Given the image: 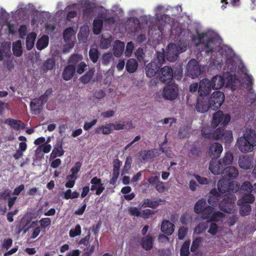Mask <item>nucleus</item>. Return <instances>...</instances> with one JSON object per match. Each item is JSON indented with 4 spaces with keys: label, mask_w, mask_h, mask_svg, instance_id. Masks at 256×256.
I'll return each mask as SVG.
<instances>
[{
    "label": "nucleus",
    "mask_w": 256,
    "mask_h": 256,
    "mask_svg": "<svg viewBox=\"0 0 256 256\" xmlns=\"http://www.w3.org/2000/svg\"><path fill=\"white\" fill-rule=\"evenodd\" d=\"M256 145V133L254 130H249L243 136L238 138L236 146L242 152H248L253 150Z\"/></svg>",
    "instance_id": "nucleus-1"
},
{
    "label": "nucleus",
    "mask_w": 256,
    "mask_h": 256,
    "mask_svg": "<svg viewBox=\"0 0 256 256\" xmlns=\"http://www.w3.org/2000/svg\"><path fill=\"white\" fill-rule=\"evenodd\" d=\"M236 200V196L234 194L228 193L225 194L219 204L220 209L228 214L234 212Z\"/></svg>",
    "instance_id": "nucleus-2"
},
{
    "label": "nucleus",
    "mask_w": 256,
    "mask_h": 256,
    "mask_svg": "<svg viewBox=\"0 0 256 256\" xmlns=\"http://www.w3.org/2000/svg\"><path fill=\"white\" fill-rule=\"evenodd\" d=\"M253 191V186L249 182H244L240 188V192L242 194L241 200H238L239 204H241L242 201H246L249 202H253L255 200V197L251 194Z\"/></svg>",
    "instance_id": "nucleus-3"
},
{
    "label": "nucleus",
    "mask_w": 256,
    "mask_h": 256,
    "mask_svg": "<svg viewBox=\"0 0 256 256\" xmlns=\"http://www.w3.org/2000/svg\"><path fill=\"white\" fill-rule=\"evenodd\" d=\"M214 208L211 206H207L202 214V218L204 220H206L208 222H218L219 219L222 218L224 214L219 211L214 212Z\"/></svg>",
    "instance_id": "nucleus-4"
},
{
    "label": "nucleus",
    "mask_w": 256,
    "mask_h": 256,
    "mask_svg": "<svg viewBox=\"0 0 256 256\" xmlns=\"http://www.w3.org/2000/svg\"><path fill=\"white\" fill-rule=\"evenodd\" d=\"M238 188V186L234 184V182L224 178L220 180L218 183V190L222 194L226 192H232L234 194L237 192Z\"/></svg>",
    "instance_id": "nucleus-5"
},
{
    "label": "nucleus",
    "mask_w": 256,
    "mask_h": 256,
    "mask_svg": "<svg viewBox=\"0 0 256 256\" xmlns=\"http://www.w3.org/2000/svg\"><path fill=\"white\" fill-rule=\"evenodd\" d=\"M230 120L228 114H224L222 110H218L212 116V126L214 128L217 127L220 124L223 126L228 124Z\"/></svg>",
    "instance_id": "nucleus-6"
},
{
    "label": "nucleus",
    "mask_w": 256,
    "mask_h": 256,
    "mask_svg": "<svg viewBox=\"0 0 256 256\" xmlns=\"http://www.w3.org/2000/svg\"><path fill=\"white\" fill-rule=\"evenodd\" d=\"M225 100L224 94L220 91H216L212 93L208 100L213 110H216L219 108L224 103Z\"/></svg>",
    "instance_id": "nucleus-7"
},
{
    "label": "nucleus",
    "mask_w": 256,
    "mask_h": 256,
    "mask_svg": "<svg viewBox=\"0 0 256 256\" xmlns=\"http://www.w3.org/2000/svg\"><path fill=\"white\" fill-rule=\"evenodd\" d=\"M186 74L192 78H197L201 74L198 62L195 59H192L188 62L186 66Z\"/></svg>",
    "instance_id": "nucleus-8"
},
{
    "label": "nucleus",
    "mask_w": 256,
    "mask_h": 256,
    "mask_svg": "<svg viewBox=\"0 0 256 256\" xmlns=\"http://www.w3.org/2000/svg\"><path fill=\"white\" fill-rule=\"evenodd\" d=\"M215 140H222L226 144H230L233 140L231 130H225L224 128L219 127L216 130Z\"/></svg>",
    "instance_id": "nucleus-9"
},
{
    "label": "nucleus",
    "mask_w": 256,
    "mask_h": 256,
    "mask_svg": "<svg viewBox=\"0 0 256 256\" xmlns=\"http://www.w3.org/2000/svg\"><path fill=\"white\" fill-rule=\"evenodd\" d=\"M213 90L212 83L208 78H204L200 82L198 93L200 97L208 96Z\"/></svg>",
    "instance_id": "nucleus-10"
},
{
    "label": "nucleus",
    "mask_w": 256,
    "mask_h": 256,
    "mask_svg": "<svg viewBox=\"0 0 256 256\" xmlns=\"http://www.w3.org/2000/svg\"><path fill=\"white\" fill-rule=\"evenodd\" d=\"M178 94V88L176 84H172L166 86L162 92L163 97L168 100H174Z\"/></svg>",
    "instance_id": "nucleus-11"
},
{
    "label": "nucleus",
    "mask_w": 256,
    "mask_h": 256,
    "mask_svg": "<svg viewBox=\"0 0 256 256\" xmlns=\"http://www.w3.org/2000/svg\"><path fill=\"white\" fill-rule=\"evenodd\" d=\"M160 80L162 82H170L174 77L172 69L168 66H165L160 70Z\"/></svg>",
    "instance_id": "nucleus-12"
},
{
    "label": "nucleus",
    "mask_w": 256,
    "mask_h": 256,
    "mask_svg": "<svg viewBox=\"0 0 256 256\" xmlns=\"http://www.w3.org/2000/svg\"><path fill=\"white\" fill-rule=\"evenodd\" d=\"M180 54V52L178 50L176 44L174 43H171L168 45L166 58L168 61H176L178 57Z\"/></svg>",
    "instance_id": "nucleus-13"
},
{
    "label": "nucleus",
    "mask_w": 256,
    "mask_h": 256,
    "mask_svg": "<svg viewBox=\"0 0 256 256\" xmlns=\"http://www.w3.org/2000/svg\"><path fill=\"white\" fill-rule=\"evenodd\" d=\"M160 66V64L156 60L151 62L146 67V76L148 78L154 76L158 72Z\"/></svg>",
    "instance_id": "nucleus-14"
},
{
    "label": "nucleus",
    "mask_w": 256,
    "mask_h": 256,
    "mask_svg": "<svg viewBox=\"0 0 256 256\" xmlns=\"http://www.w3.org/2000/svg\"><path fill=\"white\" fill-rule=\"evenodd\" d=\"M219 44L216 38L212 37L207 40L204 44V50L206 54L218 50Z\"/></svg>",
    "instance_id": "nucleus-15"
},
{
    "label": "nucleus",
    "mask_w": 256,
    "mask_h": 256,
    "mask_svg": "<svg viewBox=\"0 0 256 256\" xmlns=\"http://www.w3.org/2000/svg\"><path fill=\"white\" fill-rule=\"evenodd\" d=\"M138 243L144 250L149 251L153 248L154 240L152 235L148 234L140 238Z\"/></svg>",
    "instance_id": "nucleus-16"
},
{
    "label": "nucleus",
    "mask_w": 256,
    "mask_h": 256,
    "mask_svg": "<svg viewBox=\"0 0 256 256\" xmlns=\"http://www.w3.org/2000/svg\"><path fill=\"white\" fill-rule=\"evenodd\" d=\"M92 184L90 190L92 191L96 190V194L98 196L100 195L104 190V184L102 182L101 179L97 176H94L90 180Z\"/></svg>",
    "instance_id": "nucleus-17"
},
{
    "label": "nucleus",
    "mask_w": 256,
    "mask_h": 256,
    "mask_svg": "<svg viewBox=\"0 0 256 256\" xmlns=\"http://www.w3.org/2000/svg\"><path fill=\"white\" fill-rule=\"evenodd\" d=\"M211 108V106L209 101L205 99L204 97L200 96L197 100V102L196 106V108L197 112L204 113L206 112L209 108Z\"/></svg>",
    "instance_id": "nucleus-18"
},
{
    "label": "nucleus",
    "mask_w": 256,
    "mask_h": 256,
    "mask_svg": "<svg viewBox=\"0 0 256 256\" xmlns=\"http://www.w3.org/2000/svg\"><path fill=\"white\" fill-rule=\"evenodd\" d=\"M223 150L222 145L218 142H214L209 146L208 154L212 158H218Z\"/></svg>",
    "instance_id": "nucleus-19"
},
{
    "label": "nucleus",
    "mask_w": 256,
    "mask_h": 256,
    "mask_svg": "<svg viewBox=\"0 0 256 256\" xmlns=\"http://www.w3.org/2000/svg\"><path fill=\"white\" fill-rule=\"evenodd\" d=\"M223 167L224 165L220 162V160H217L216 158H212L209 164L208 169L212 173L218 175L221 173Z\"/></svg>",
    "instance_id": "nucleus-20"
},
{
    "label": "nucleus",
    "mask_w": 256,
    "mask_h": 256,
    "mask_svg": "<svg viewBox=\"0 0 256 256\" xmlns=\"http://www.w3.org/2000/svg\"><path fill=\"white\" fill-rule=\"evenodd\" d=\"M238 174V168L234 166H227L222 172L223 178L229 180L236 178Z\"/></svg>",
    "instance_id": "nucleus-21"
},
{
    "label": "nucleus",
    "mask_w": 256,
    "mask_h": 256,
    "mask_svg": "<svg viewBox=\"0 0 256 256\" xmlns=\"http://www.w3.org/2000/svg\"><path fill=\"white\" fill-rule=\"evenodd\" d=\"M138 154L142 157V161L152 159L158 156L160 154L156 149L142 150L139 152Z\"/></svg>",
    "instance_id": "nucleus-22"
},
{
    "label": "nucleus",
    "mask_w": 256,
    "mask_h": 256,
    "mask_svg": "<svg viewBox=\"0 0 256 256\" xmlns=\"http://www.w3.org/2000/svg\"><path fill=\"white\" fill-rule=\"evenodd\" d=\"M76 67L74 64H68L63 70L62 77L66 81L72 78L76 72Z\"/></svg>",
    "instance_id": "nucleus-23"
},
{
    "label": "nucleus",
    "mask_w": 256,
    "mask_h": 256,
    "mask_svg": "<svg viewBox=\"0 0 256 256\" xmlns=\"http://www.w3.org/2000/svg\"><path fill=\"white\" fill-rule=\"evenodd\" d=\"M74 34V30L72 27L66 28L63 32L64 40L66 44H70V48L74 46V42L72 41V38Z\"/></svg>",
    "instance_id": "nucleus-24"
},
{
    "label": "nucleus",
    "mask_w": 256,
    "mask_h": 256,
    "mask_svg": "<svg viewBox=\"0 0 256 256\" xmlns=\"http://www.w3.org/2000/svg\"><path fill=\"white\" fill-rule=\"evenodd\" d=\"M124 48V43L120 40H116L113 45V54L116 57L120 56Z\"/></svg>",
    "instance_id": "nucleus-25"
},
{
    "label": "nucleus",
    "mask_w": 256,
    "mask_h": 256,
    "mask_svg": "<svg viewBox=\"0 0 256 256\" xmlns=\"http://www.w3.org/2000/svg\"><path fill=\"white\" fill-rule=\"evenodd\" d=\"M174 224L170 221L168 220H164L162 222L160 230L162 232L168 234V236H170L174 231Z\"/></svg>",
    "instance_id": "nucleus-26"
},
{
    "label": "nucleus",
    "mask_w": 256,
    "mask_h": 256,
    "mask_svg": "<svg viewBox=\"0 0 256 256\" xmlns=\"http://www.w3.org/2000/svg\"><path fill=\"white\" fill-rule=\"evenodd\" d=\"M210 82L212 84L213 90H218L224 85L225 80L222 76L217 75L212 78Z\"/></svg>",
    "instance_id": "nucleus-27"
},
{
    "label": "nucleus",
    "mask_w": 256,
    "mask_h": 256,
    "mask_svg": "<svg viewBox=\"0 0 256 256\" xmlns=\"http://www.w3.org/2000/svg\"><path fill=\"white\" fill-rule=\"evenodd\" d=\"M216 130L214 131L211 126H204L202 129V136L204 138L215 140Z\"/></svg>",
    "instance_id": "nucleus-28"
},
{
    "label": "nucleus",
    "mask_w": 256,
    "mask_h": 256,
    "mask_svg": "<svg viewBox=\"0 0 256 256\" xmlns=\"http://www.w3.org/2000/svg\"><path fill=\"white\" fill-rule=\"evenodd\" d=\"M250 202L246 201H242L241 204H239L238 201V204L240 206V214L242 216H246L248 215L252 210V208L250 205Z\"/></svg>",
    "instance_id": "nucleus-29"
},
{
    "label": "nucleus",
    "mask_w": 256,
    "mask_h": 256,
    "mask_svg": "<svg viewBox=\"0 0 256 256\" xmlns=\"http://www.w3.org/2000/svg\"><path fill=\"white\" fill-rule=\"evenodd\" d=\"M138 66V62L134 58L129 59L126 64V70L130 74L134 72L136 70Z\"/></svg>",
    "instance_id": "nucleus-30"
},
{
    "label": "nucleus",
    "mask_w": 256,
    "mask_h": 256,
    "mask_svg": "<svg viewBox=\"0 0 256 256\" xmlns=\"http://www.w3.org/2000/svg\"><path fill=\"white\" fill-rule=\"evenodd\" d=\"M207 206L206 201L204 198L199 200L194 206V212L196 214L202 213L204 208Z\"/></svg>",
    "instance_id": "nucleus-31"
},
{
    "label": "nucleus",
    "mask_w": 256,
    "mask_h": 256,
    "mask_svg": "<svg viewBox=\"0 0 256 256\" xmlns=\"http://www.w3.org/2000/svg\"><path fill=\"white\" fill-rule=\"evenodd\" d=\"M94 72L95 70L94 68H90L84 75L80 78V80L82 83L84 84H86L88 83L92 79Z\"/></svg>",
    "instance_id": "nucleus-32"
},
{
    "label": "nucleus",
    "mask_w": 256,
    "mask_h": 256,
    "mask_svg": "<svg viewBox=\"0 0 256 256\" xmlns=\"http://www.w3.org/2000/svg\"><path fill=\"white\" fill-rule=\"evenodd\" d=\"M49 38L48 36L44 35L38 40L36 46L38 50H42L46 48L48 44Z\"/></svg>",
    "instance_id": "nucleus-33"
},
{
    "label": "nucleus",
    "mask_w": 256,
    "mask_h": 256,
    "mask_svg": "<svg viewBox=\"0 0 256 256\" xmlns=\"http://www.w3.org/2000/svg\"><path fill=\"white\" fill-rule=\"evenodd\" d=\"M34 102V98L30 103V108L32 113L34 114H38L40 113L42 110L43 109V104H37L36 102Z\"/></svg>",
    "instance_id": "nucleus-34"
},
{
    "label": "nucleus",
    "mask_w": 256,
    "mask_h": 256,
    "mask_svg": "<svg viewBox=\"0 0 256 256\" xmlns=\"http://www.w3.org/2000/svg\"><path fill=\"white\" fill-rule=\"evenodd\" d=\"M36 36V34L34 32L28 34L26 42V48L28 50H30L34 47Z\"/></svg>",
    "instance_id": "nucleus-35"
},
{
    "label": "nucleus",
    "mask_w": 256,
    "mask_h": 256,
    "mask_svg": "<svg viewBox=\"0 0 256 256\" xmlns=\"http://www.w3.org/2000/svg\"><path fill=\"white\" fill-rule=\"evenodd\" d=\"M4 122L14 130H19L20 128H22L21 124H23V122L21 120L13 118H7L6 120Z\"/></svg>",
    "instance_id": "nucleus-36"
},
{
    "label": "nucleus",
    "mask_w": 256,
    "mask_h": 256,
    "mask_svg": "<svg viewBox=\"0 0 256 256\" xmlns=\"http://www.w3.org/2000/svg\"><path fill=\"white\" fill-rule=\"evenodd\" d=\"M103 26V22L102 20L95 19L93 22V32L94 34H99L101 31Z\"/></svg>",
    "instance_id": "nucleus-37"
},
{
    "label": "nucleus",
    "mask_w": 256,
    "mask_h": 256,
    "mask_svg": "<svg viewBox=\"0 0 256 256\" xmlns=\"http://www.w3.org/2000/svg\"><path fill=\"white\" fill-rule=\"evenodd\" d=\"M208 35V33L204 32L200 33L198 30H196V35H192L191 36L192 40L194 42H195L196 40H198V42L196 44V45H198L200 44L204 43V38L206 37Z\"/></svg>",
    "instance_id": "nucleus-38"
},
{
    "label": "nucleus",
    "mask_w": 256,
    "mask_h": 256,
    "mask_svg": "<svg viewBox=\"0 0 256 256\" xmlns=\"http://www.w3.org/2000/svg\"><path fill=\"white\" fill-rule=\"evenodd\" d=\"M234 160L233 154L232 152L228 151L225 153L224 156L220 160L222 164L224 166L230 164L232 163Z\"/></svg>",
    "instance_id": "nucleus-39"
},
{
    "label": "nucleus",
    "mask_w": 256,
    "mask_h": 256,
    "mask_svg": "<svg viewBox=\"0 0 256 256\" xmlns=\"http://www.w3.org/2000/svg\"><path fill=\"white\" fill-rule=\"evenodd\" d=\"M55 60L53 58H48L42 64L44 72L52 70L55 66Z\"/></svg>",
    "instance_id": "nucleus-40"
},
{
    "label": "nucleus",
    "mask_w": 256,
    "mask_h": 256,
    "mask_svg": "<svg viewBox=\"0 0 256 256\" xmlns=\"http://www.w3.org/2000/svg\"><path fill=\"white\" fill-rule=\"evenodd\" d=\"M238 163L240 166L244 170H248L252 168L251 161L248 158H240Z\"/></svg>",
    "instance_id": "nucleus-41"
},
{
    "label": "nucleus",
    "mask_w": 256,
    "mask_h": 256,
    "mask_svg": "<svg viewBox=\"0 0 256 256\" xmlns=\"http://www.w3.org/2000/svg\"><path fill=\"white\" fill-rule=\"evenodd\" d=\"M83 57L82 55L78 54H74L72 55L68 60V64H74L76 66L82 60Z\"/></svg>",
    "instance_id": "nucleus-42"
},
{
    "label": "nucleus",
    "mask_w": 256,
    "mask_h": 256,
    "mask_svg": "<svg viewBox=\"0 0 256 256\" xmlns=\"http://www.w3.org/2000/svg\"><path fill=\"white\" fill-rule=\"evenodd\" d=\"M13 54L16 56H20L22 54L21 42L20 40H17L14 44L12 47Z\"/></svg>",
    "instance_id": "nucleus-43"
},
{
    "label": "nucleus",
    "mask_w": 256,
    "mask_h": 256,
    "mask_svg": "<svg viewBox=\"0 0 256 256\" xmlns=\"http://www.w3.org/2000/svg\"><path fill=\"white\" fill-rule=\"evenodd\" d=\"M100 56L98 50L96 48H91L89 50V57L93 63L97 62Z\"/></svg>",
    "instance_id": "nucleus-44"
},
{
    "label": "nucleus",
    "mask_w": 256,
    "mask_h": 256,
    "mask_svg": "<svg viewBox=\"0 0 256 256\" xmlns=\"http://www.w3.org/2000/svg\"><path fill=\"white\" fill-rule=\"evenodd\" d=\"M158 206V203L156 200H152L150 198H146L144 200L142 207L146 208L147 207L155 208Z\"/></svg>",
    "instance_id": "nucleus-45"
},
{
    "label": "nucleus",
    "mask_w": 256,
    "mask_h": 256,
    "mask_svg": "<svg viewBox=\"0 0 256 256\" xmlns=\"http://www.w3.org/2000/svg\"><path fill=\"white\" fill-rule=\"evenodd\" d=\"M78 176L72 174H68L66 176V179L68 182L65 184V186L68 188H72L74 187L76 180L77 179Z\"/></svg>",
    "instance_id": "nucleus-46"
},
{
    "label": "nucleus",
    "mask_w": 256,
    "mask_h": 256,
    "mask_svg": "<svg viewBox=\"0 0 256 256\" xmlns=\"http://www.w3.org/2000/svg\"><path fill=\"white\" fill-rule=\"evenodd\" d=\"M64 152L62 149V144H56L52 150V154L54 158L62 156Z\"/></svg>",
    "instance_id": "nucleus-47"
},
{
    "label": "nucleus",
    "mask_w": 256,
    "mask_h": 256,
    "mask_svg": "<svg viewBox=\"0 0 256 256\" xmlns=\"http://www.w3.org/2000/svg\"><path fill=\"white\" fill-rule=\"evenodd\" d=\"M208 222H202L198 224L194 228V232L200 234L205 232L208 228Z\"/></svg>",
    "instance_id": "nucleus-48"
},
{
    "label": "nucleus",
    "mask_w": 256,
    "mask_h": 256,
    "mask_svg": "<svg viewBox=\"0 0 256 256\" xmlns=\"http://www.w3.org/2000/svg\"><path fill=\"white\" fill-rule=\"evenodd\" d=\"M190 241H186L182 244L180 250V256H188L190 254Z\"/></svg>",
    "instance_id": "nucleus-49"
},
{
    "label": "nucleus",
    "mask_w": 256,
    "mask_h": 256,
    "mask_svg": "<svg viewBox=\"0 0 256 256\" xmlns=\"http://www.w3.org/2000/svg\"><path fill=\"white\" fill-rule=\"evenodd\" d=\"M176 46L178 50L180 53H182L187 50V48L189 46V42L187 40L180 39L178 45Z\"/></svg>",
    "instance_id": "nucleus-50"
},
{
    "label": "nucleus",
    "mask_w": 256,
    "mask_h": 256,
    "mask_svg": "<svg viewBox=\"0 0 256 256\" xmlns=\"http://www.w3.org/2000/svg\"><path fill=\"white\" fill-rule=\"evenodd\" d=\"M112 38L110 37L105 38L102 36L100 42V46L103 49H106L110 46Z\"/></svg>",
    "instance_id": "nucleus-51"
},
{
    "label": "nucleus",
    "mask_w": 256,
    "mask_h": 256,
    "mask_svg": "<svg viewBox=\"0 0 256 256\" xmlns=\"http://www.w3.org/2000/svg\"><path fill=\"white\" fill-rule=\"evenodd\" d=\"M94 12V8L90 4H86V6L83 10L84 16L88 18H90Z\"/></svg>",
    "instance_id": "nucleus-52"
},
{
    "label": "nucleus",
    "mask_w": 256,
    "mask_h": 256,
    "mask_svg": "<svg viewBox=\"0 0 256 256\" xmlns=\"http://www.w3.org/2000/svg\"><path fill=\"white\" fill-rule=\"evenodd\" d=\"M135 56L140 62H144L145 57L144 49L142 48H138L135 52Z\"/></svg>",
    "instance_id": "nucleus-53"
},
{
    "label": "nucleus",
    "mask_w": 256,
    "mask_h": 256,
    "mask_svg": "<svg viewBox=\"0 0 256 256\" xmlns=\"http://www.w3.org/2000/svg\"><path fill=\"white\" fill-rule=\"evenodd\" d=\"M81 226L80 224H77L74 228H72L70 230L69 235L70 238H74L81 234Z\"/></svg>",
    "instance_id": "nucleus-54"
},
{
    "label": "nucleus",
    "mask_w": 256,
    "mask_h": 256,
    "mask_svg": "<svg viewBox=\"0 0 256 256\" xmlns=\"http://www.w3.org/2000/svg\"><path fill=\"white\" fill-rule=\"evenodd\" d=\"M112 125L113 123H109L104 125H102V134H110L113 130Z\"/></svg>",
    "instance_id": "nucleus-55"
},
{
    "label": "nucleus",
    "mask_w": 256,
    "mask_h": 256,
    "mask_svg": "<svg viewBox=\"0 0 256 256\" xmlns=\"http://www.w3.org/2000/svg\"><path fill=\"white\" fill-rule=\"evenodd\" d=\"M202 242V238H198L194 239L192 242L190 247V251L192 252H195L200 246Z\"/></svg>",
    "instance_id": "nucleus-56"
},
{
    "label": "nucleus",
    "mask_w": 256,
    "mask_h": 256,
    "mask_svg": "<svg viewBox=\"0 0 256 256\" xmlns=\"http://www.w3.org/2000/svg\"><path fill=\"white\" fill-rule=\"evenodd\" d=\"M166 56V54H165L164 50L162 52H157L156 58L154 59V60L158 62V63L160 64V66H162V64L165 62Z\"/></svg>",
    "instance_id": "nucleus-57"
},
{
    "label": "nucleus",
    "mask_w": 256,
    "mask_h": 256,
    "mask_svg": "<svg viewBox=\"0 0 256 256\" xmlns=\"http://www.w3.org/2000/svg\"><path fill=\"white\" fill-rule=\"evenodd\" d=\"M39 222L40 225V228H45L50 225L51 220L49 218H42L39 221Z\"/></svg>",
    "instance_id": "nucleus-58"
},
{
    "label": "nucleus",
    "mask_w": 256,
    "mask_h": 256,
    "mask_svg": "<svg viewBox=\"0 0 256 256\" xmlns=\"http://www.w3.org/2000/svg\"><path fill=\"white\" fill-rule=\"evenodd\" d=\"M102 22H104L109 25H112L116 22V18L114 16H108L104 15L102 16Z\"/></svg>",
    "instance_id": "nucleus-59"
},
{
    "label": "nucleus",
    "mask_w": 256,
    "mask_h": 256,
    "mask_svg": "<svg viewBox=\"0 0 256 256\" xmlns=\"http://www.w3.org/2000/svg\"><path fill=\"white\" fill-rule=\"evenodd\" d=\"M112 54L110 52L104 54L102 56V62L103 64L106 65L112 60Z\"/></svg>",
    "instance_id": "nucleus-60"
},
{
    "label": "nucleus",
    "mask_w": 256,
    "mask_h": 256,
    "mask_svg": "<svg viewBox=\"0 0 256 256\" xmlns=\"http://www.w3.org/2000/svg\"><path fill=\"white\" fill-rule=\"evenodd\" d=\"M134 48V44L132 42H130L127 43L125 54L126 56H130L132 53Z\"/></svg>",
    "instance_id": "nucleus-61"
},
{
    "label": "nucleus",
    "mask_w": 256,
    "mask_h": 256,
    "mask_svg": "<svg viewBox=\"0 0 256 256\" xmlns=\"http://www.w3.org/2000/svg\"><path fill=\"white\" fill-rule=\"evenodd\" d=\"M188 228L184 226L179 228L178 230V238L179 240H182L187 234Z\"/></svg>",
    "instance_id": "nucleus-62"
},
{
    "label": "nucleus",
    "mask_w": 256,
    "mask_h": 256,
    "mask_svg": "<svg viewBox=\"0 0 256 256\" xmlns=\"http://www.w3.org/2000/svg\"><path fill=\"white\" fill-rule=\"evenodd\" d=\"M87 66L84 62H80L77 66L76 72L78 74H82L85 70Z\"/></svg>",
    "instance_id": "nucleus-63"
},
{
    "label": "nucleus",
    "mask_w": 256,
    "mask_h": 256,
    "mask_svg": "<svg viewBox=\"0 0 256 256\" xmlns=\"http://www.w3.org/2000/svg\"><path fill=\"white\" fill-rule=\"evenodd\" d=\"M194 176L196 180L200 184H208V180L204 177H202L198 174H194Z\"/></svg>",
    "instance_id": "nucleus-64"
}]
</instances>
